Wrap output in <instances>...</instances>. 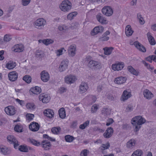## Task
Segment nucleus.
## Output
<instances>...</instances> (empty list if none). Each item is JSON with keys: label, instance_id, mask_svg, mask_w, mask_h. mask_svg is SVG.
<instances>
[{"label": "nucleus", "instance_id": "nucleus-1", "mask_svg": "<svg viewBox=\"0 0 156 156\" xmlns=\"http://www.w3.org/2000/svg\"><path fill=\"white\" fill-rule=\"evenodd\" d=\"M145 122L146 120L141 116L139 115L133 117L131 120V122L135 126L134 131L136 132L138 131L141 128V125Z\"/></svg>", "mask_w": 156, "mask_h": 156}, {"label": "nucleus", "instance_id": "nucleus-2", "mask_svg": "<svg viewBox=\"0 0 156 156\" xmlns=\"http://www.w3.org/2000/svg\"><path fill=\"white\" fill-rule=\"evenodd\" d=\"M72 4L71 2L68 0H64L59 5L60 10L64 12H68L71 9Z\"/></svg>", "mask_w": 156, "mask_h": 156}, {"label": "nucleus", "instance_id": "nucleus-3", "mask_svg": "<svg viewBox=\"0 0 156 156\" xmlns=\"http://www.w3.org/2000/svg\"><path fill=\"white\" fill-rule=\"evenodd\" d=\"M88 66L90 68L94 70L100 69L101 68V65L100 62L92 60L89 62Z\"/></svg>", "mask_w": 156, "mask_h": 156}, {"label": "nucleus", "instance_id": "nucleus-4", "mask_svg": "<svg viewBox=\"0 0 156 156\" xmlns=\"http://www.w3.org/2000/svg\"><path fill=\"white\" fill-rule=\"evenodd\" d=\"M46 23V21L42 18L37 19L34 23L35 27L37 29H42Z\"/></svg>", "mask_w": 156, "mask_h": 156}, {"label": "nucleus", "instance_id": "nucleus-5", "mask_svg": "<svg viewBox=\"0 0 156 156\" xmlns=\"http://www.w3.org/2000/svg\"><path fill=\"white\" fill-rule=\"evenodd\" d=\"M7 141L10 144H13L14 148L17 149L20 145V143L13 136L9 135L7 136Z\"/></svg>", "mask_w": 156, "mask_h": 156}, {"label": "nucleus", "instance_id": "nucleus-6", "mask_svg": "<svg viewBox=\"0 0 156 156\" xmlns=\"http://www.w3.org/2000/svg\"><path fill=\"white\" fill-rule=\"evenodd\" d=\"M103 14L107 16H111L113 13V10L112 8L109 6H105L102 9Z\"/></svg>", "mask_w": 156, "mask_h": 156}, {"label": "nucleus", "instance_id": "nucleus-7", "mask_svg": "<svg viewBox=\"0 0 156 156\" xmlns=\"http://www.w3.org/2000/svg\"><path fill=\"white\" fill-rule=\"evenodd\" d=\"M5 111L7 115H13L16 112V109L14 106L11 105L6 107L5 109Z\"/></svg>", "mask_w": 156, "mask_h": 156}, {"label": "nucleus", "instance_id": "nucleus-8", "mask_svg": "<svg viewBox=\"0 0 156 156\" xmlns=\"http://www.w3.org/2000/svg\"><path fill=\"white\" fill-rule=\"evenodd\" d=\"M104 27L101 25L95 27L91 31L90 34L92 36H94L99 33H101L103 31Z\"/></svg>", "mask_w": 156, "mask_h": 156}, {"label": "nucleus", "instance_id": "nucleus-9", "mask_svg": "<svg viewBox=\"0 0 156 156\" xmlns=\"http://www.w3.org/2000/svg\"><path fill=\"white\" fill-rule=\"evenodd\" d=\"M40 146H41L44 150H48L50 149L51 145L50 142L47 140H44L40 142Z\"/></svg>", "mask_w": 156, "mask_h": 156}, {"label": "nucleus", "instance_id": "nucleus-10", "mask_svg": "<svg viewBox=\"0 0 156 156\" xmlns=\"http://www.w3.org/2000/svg\"><path fill=\"white\" fill-rule=\"evenodd\" d=\"M68 63V60L67 59L63 60L62 61L59 67V71L62 72L65 71L67 68Z\"/></svg>", "mask_w": 156, "mask_h": 156}, {"label": "nucleus", "instance_id": "nucleus-11", "mask_svg": "<svg viewBox=\"0 0 156 156\" xmlns=\"http://www.w3.org/2000/svg\"><path fill=\"white\" fill-rule=\"evenodd\" d=\"M39 100L42 101L43 103H47L50 100V97L49 95L43 93L39 95Z\"/></svg>", "mask_w": 156, "mask_h": 156}, {"label": "nucleus", "instance_id": "nucleus-12", "mask_svg": "<svg viewBox=\"0 0 156 156\" xmlns=\"http://www.w3.org/2000/svg\"><path fill=\"white\" fill-rule=\"evenodd\" d=\"M76 80L75 76L72 75H69L65 78V82L67 84H71L73 83Z\"/></svg>", "mask_w": 156, "mask_h": 156}, {"label": "nucleus", "instance_id": "nucleus-13", "mask_svg": "<svg viewBox=\"0 0 156 156\" xmlns=\"http://www.w3.org/2000/svg\"><path fill=\"white\" fill-rule=\"evenodd\" d=\"M88 88L87 84L85 82H82L79 86V92L83 93L87 91Z\"/></svg>", "mask_w": 156, "mask_h": 156}, {"label": "nucleus", "instance_id": "nucleus-14", "mask_svg": "<svg viewBox=\"0 0 156 156\" xmlns=\"http://www.w3.org/2000/svg\"><path fill=\"white\" fill-rule=\"evenodd\" d=\"M124 66L123 62H119L117 64H112V68L114 71H119L122 69L124 67Z\"/></svg>", "mask_w": 156, "mask_h": 156}, {"label": "nucleus", "instance_id": "nucleus-15", "mask_svg": "<svg viewBox=\"0 0 156 156\" xmlns=\"http://www.w3.org/2000/svg\"><path fill=\"white\" fill-rule=\"evenodd\" d=\"M23 46L21 44L15 45L12 48V50L14 52H21L23 50Z\"/></svg>", "mask_w": 156, "mask_h": 156}, {"label": "nucleus", "instance_id": "nucleus-16", "mask_svg": "<svg viewBox=\"0 0 156 156\" xmlns=\"http://www.w3.org/2000/svg\"><path fill=\"white\" fill-rule=\"evenodd\" d=\"M41 80L44 82H47L49 79V74L45 70H44L41 73Z\"/></svg>", "mask_w": 156, "mask_h": 156}, {"label": "nucleus", "instance_id": "nucleus-17", "mask_svg": "<svg viewBox=\"0 0 156 156\" xmlns=\"http://www.w3.org/2000/svg\"><path fill=\"white\" fill-rule=\"evenodd\" d=\"M131 96V93L125 90L124 91L122 95L121 100L122 101H124L129 98Z\"/></svg>", "mask_w": 156, "mask_h": 156}, {"label": "nucleus", "instance_id": "nucleus-18", "mask_svg": "<svg viewBox=\"0 0 156 156\" xmlns=\"http://www.w3.org/2000/svg\"><path fill=\"white\" fill-rule=\"evenodd\" d=\"M113 131L112 128L111 127H108L103 134L104 137L106 138L110 137L113 134Z\"/></svg>", "mask_w": 156, "mask_h": 156}, {"label": "nucleus", "instance_id": "nucleus-19", "mask_svg": "<svg viewBox=\"0 0 156 156\" xmlns=\"http://www.w3.org/2000/svg\"><path fill=\"white\" fill-rule=\"evenodd\" d=\"M40 127L39 124L35 122H33L29 126V128L32 131H37L38 130Z\"/></svg>", "mask_w": 156, "mask_h": 156}, {"label": "nucleus", "instance_id": "nucleus-20", "mask_svg": "<svg viewBox=\"0 0 156 156\" xmlns=\"http://www.w3.org/2000/svg\"><path fill=\"white\" fill-rule=\"evenodd\" d=\"M8 76L10 80L12 81H14L17 79L18 74L16 71H12L10 72L8 74Z\"/></svg>", "mask_w": 156, "mask_h": 156}, {"label": "nucleus", "instance_id": "nucleus-21", "mask_svg": "<svg viewBox=\"0 0 156 156\" xmlns=\"http://www.w3.org/2000/svg\"><path fill=\"white\" fill-rule=\"evenodd\" d=\"M44 114L45 116L51 119L54 117V113L52 109H48L44 110Z\"/></svg>", "mask_w": 156, "mask_h": 156}, {"label": "nucleus", "instance_id": "nucleus-22", "mask_svg": "<svg viewBox=\"0 0 156 156\" xmlns=\"http://www.w3.org/2000/svg\"><path fill=\"white\" fill-rule=\"evenodd\" d=\"M126 80V77L119 76L117 77L115 79L114 82L118 84H121L124 83Z\"/></svg>", "mask_w": 156, "mask_h": 156}, {"label": "nucleus", "instance_id": "nucleus-23", "mask_svg": "<svg viewBox=\"0 0 156 156\" xmlns=\"http://www.w3.org/2000/svg\"><path fill=\"white\" fill-rule=\"evenodd\" d=\"M134 44L135 47L140 51L143 52L146 51L145 47L138 41L135 42L134 43Z\"/></svg>", "mask_w": 156, "mask_h": 156}, {"label": "nucleus", "instance_id": "nucleus-24", "mask_svg": "<svg viewBox=\"0 0 156 156\" xmlns=\"http://www.w3.org/2000/svg\"><path fill=\"white\" fill-rule=\"evenodd\" d=\"M97 20L102 24H107L108 21L106 18L102 16L101 14H98L96 16Z\"/></svg>", "mask_w": 156, "mask_h": 156}, {"label": "nucleus", "instance_id": "nucleus-25", "mask_svg": "<svg viewBox=\"0 0 156 156\" xmlns=\"http://www.w3.org/2000/svg\"><path fill=\"white\" fill-rule=\"evenodd\" d=\"M143 95L145 98L149 100L151 99L154 97V95L151 92L147 89L144 90Z\"/></svg>", "mask_w": 156, "mask_h": 156}, {"label": "nucleus", "instance_id": "nucleus-26", "mask_svg": "<svg viewBox=\"0 0 156 156\" xmlns=\"http://www.w3.org/2000/svg\"><path fill=\"white\" fill-rule=\"evenodd\" d=\"M76 46L75 45H70L69 48L68 53L70 56H74L76 54Z\"/></svg>", "mask_w": 156, "mask_h": 156}, {"label": "nucleus", "instance_id": "nucleus-27", "mask_svg": "<svg viewBox=\"0 0 156 156\" xmlns=\"http://www.w3.org/2000/svg\"><path fill=\"white\" fill-rule=\"evenodd\" d=\"M0 152L6 155L10 153L11 150L10 149L6 147H0Z\"/></svg>", "mask_w": 156, "mask_h": 156}, {"label": "nucleus", "instance_id": "nucleus-28", "mask_svg": "<svg viewBox=\"0 0 156 156\" xmlns=\"http://www.w3.org/2000/svg\"><path fill=\"white\" fill-rule=\"evenodd\" d=\"M28 148L30 150L31 148L28 147L25 144L21 145L19 147V150L21 152H28Z\"/></svg>", "mask_w": 156, "mask_h": 156}, {"label": "nucleus", "instance_id": "nucleus-29", "mask_svg": "<svg viewBox=\"0 0 156 156\" xmlns=\"http://www.w3.org/2000/svg\"><path fill=\"white\" fill-rule=\"evenodd\" d=\"M30 90L33 94H39L41 91V88L39 87L36 86L31 88Z\"/></svg>", "mask_w": 156, "mask_h": 156}, {"label": "nucleus", "instance_id": "nucleus-30", "mask_svg": "<svg viewBox=\"0 0 156 156\" xmlns=\"http://www.w3.org/2000/svg\"><path fill=\"white\" fill-rule=\"evenodd\" d=\"M136 144V141L134 139L129 140L126 144L127 147L129 148H133Z\"/></svg>", "mask_w": 156, "mask_h": 156}, {"label": "nucleus", "instance_id": "nucleus-31", "mask_svg": "<svg viewBox=\"0 0 156 156\" xmlns=\"http://www.w3.org/2000/svg\"><path fill=\"white\" fill-rule=\"evenodd\" d=\"M147 35L149 43L151 45H154L155 44V41L153 37L151 35V33L148 32L147 34Z\"/></svg>", "mask_w": 156, "mask_h": 156}, {"label": "nucleus", "instance_id": "nucleus-32", "mask_svg": "<svg viewBox=\"0 0 156 156\" xmlns=\"http://www.w3.org/2000/svg\"><path fill=\"white\" fill-rule=\"evenodd\" d=\"M133 32V31L132 30L130 25H128L125 28V33L127 36H129L131 35Z\"/></svg>", "mask_w": 156, "mask_h": 156}, {"label": "nucleus", "instance_id": "nucleus-33", "mask_svg": "<svg viewBox=\"0 0 156 156\" xmlns=\"http://www.w3.org/2000/svg\"><path fill=\"white\" fill-rule=\"evenodd\" d=\"M127 69L133 75L137 76L139 74V72L135 70L131 66H128Z\"/></svg>", "mask_w": 156, "mask_h": 156}, {"label": "nucleus", "instance_id": "nucleus-34", "mask_svg": "<svg viewBox=\"0 0 156 156\" xmlns=\"http://www.w3.org/2000/svg\"><path fill=\"white\" fill-rule=\"evenodd\" d=\"M58 114L60 117L62 119L64 118L66 116V112L64 108H62L58 110Z\"/></svg>", "mask_w": 156, "mask_h": 156}, {"label": "nucleus", "instance_id": "nucleus-35", "mask_svg": "<svg viewBox=\"0 0 156 156\" xmlns=\"http://www.w3.org/2000/svg\"><path fill=\"white\" fill-rule=\"evenodd\" d=\"M16 66V63L12 61H9L6 65V67L9 69H12L14 68Z\"/></svg>", "mask_w": 156, "mask_h": 156}, {"label": "nucleus", "instance_id": "nucleus-36", "mask_svg": "<svg viewBox=\"0 0 156 156\" xmlns=\"http://www.w3.org/2000/svg\"><path fill=\"white\" fill-rule=\"evenodd\" d=\"M38 41L40 43L42 42L43 44L47 45L50 44L54 42L52 40L50 39L44 40H39Z\"/></svg>", "mask_w": 156, "mask_h": 156}, {"label": "nucleus", "instance_id": "nucleus-37", "mask_svg": "<svg viewBox=\"0 0 156 156\" xmlns=\"http://www.w3.org/2000/svg\"><path fill=\"white\" fill-rule=\"evenodd\" d=\"M143 154V152L140 149H137L134 151L131 156H141Z\"/></svg>", "mask_w": 156, "mask_h": 156}, {"label": "nucleus", "instance_id": "nucleus-38", "mask_svg": "<svg viewBox=\"0 0 156 156\" xmlns=\"http://www.w3.org/2000/svg\"><path fill=\"white\" fill-rule=\"evenodd\" d=\"M113 49V48L112 47H105L104 48L105 54L107 55H110L111 54Z\"/></svg>", "mask_w": 156, "mask_h": 156}, {"label": "nucleus", "instance_id": "nucleus-39", "mask_svg": "<svg viewBox=\"0 0 156 156\" xmlns=\"http://www.w3.org/2000/svg\"><path fill=\"white\" fill-rule=\"evenodd\" d=\"M77 13L76 12H74L69 13L67 16V18L68 20H71L74 17L76 16Z\"/></svg>", "mask_w": 156, "mask_h": 156}, {"label": "nucleus", "instance_id": "nucleus-40", "mask_svg": "<svg viewBox=\"0 0 156 156\" xmlns=\"http://www.w3.org/2000/svg\"><path fill=\"white\" fill-rule=\"evenodd\" d=\"M23 79L27 83H29L31 82L32 79L30 76L26 75L23 77Z\"/></svg>", "mask_w": 156, "mask_h": 156}, {"label": "nucleus", "instance_id": "nucleus-41", "mask_svg": "<svg viewBox=\"0 0 156 156\" xmlns=\"http://www.w3.org/2000/svg\"><path fill=\"white\" fill-rule=\"evenodd\" d=\"M52 132L54 134H57L61 131V128L59 127H54L51 129Z\"/></svg>", "mask_w": 156, "mask_h": 156}, {"label": "nucleus", "instance_id": "nucleus-42", "mask_svg": "<svg viewBox=\"0 0 156 156\" xmlns=\"http://www.w3.org/2000/svg\"><path fill=\"white\" fill-rule=\"evenodd\" d=\"M14 130L18 132H22L23 130L22 126L20 125H16L14 127Z\"/></svg>", "mask_w": 156, "mask_h": 156}, {"label": "nucleus", "instance_id": "nucleus-43", "mask_svg": "<svg viewBox=\"0 0 156 156\" xmlns=\"http://www.w3.org/2000/svg\"><path fill=\"white\" fill-rule=\"evenodd\" d=\"M110 146L109 143V142H107L105 144H102V146L100 147L99 148L101 150L103 151L105 149H108L109 147Z\"/></svg>", "mask_w": 156, "mask_h": 156}, {"label": "nucleus", "instance_id": "nucleus-44", "mask_svg": "<svg viewBox=\"0 0 156 156\" xmlns=\"http://www.w3.org/2000/svg\"><path fill=\"white\" fill-rule=\"evenodd\" d=\"M36 56L37 58H40L44 56V54L43 52L41 50H37L36 51Z\"/></svg>", "mask_w": 156, "mask_h": 156}, {"label": "nucleus", "instance_id": "nucleus-45", "mask_svg": "<svg viewBox=\"0 0 156 156\" xmlns=\"http://www.w3.org/2000/svg\"><path fill=\"white\" fill-rule=\"evenodd\" d=\"M27 109L33 110L35 108V106L34 104L33 103H28L27 104Z\"/></svg>", "mask_w": 156, "mask_h": 156}, {"label": "nucleus", "instance_id": "nucleus-46", "mask_svg": "<svg viewBox=\"0 0 156 156\" xmlns=\"http://www.w3.org/2000/svg\"><path fill=\"white\" fill-rule=\"evenodd\" d=\"M29 142L34 146L39 147L40 146V142L33 139H30Z\"/></svg>", "mask_w": 156, "mask_h": 156}, {"label": "nucleus", "instance_id": "nucleus-47", "mask_svg": "<svg viewBox=\"0 0 156 156\" xmlns=\"http://www.w3.org/2000/svg\"><path fill=\"white\" fill-rule=\"evenodd\" d=\"M137 18L139 20L140 23L141 24L143 25L145 23V22L143 18L140 13H138L137 14Z\"/></svg>", "mask_w": 156, "mask_h": 156}, {"label": "nucleus", "instance_id": "nucleus-48", "mask_svg": "<svg viewBox=\"0 0 156 156\" xmlns=\"http://www.w3.org/2000/svg\"><path fill=\"white\" fill-rule=\"evenodd\" d=\"M65 139L66 142H71L73 141L74 138L73 136L68 135L65 136Z\"/></svg>", "mask_w": 156, "mask_h": 156}, {"label": "nucleus", "instance_id": "nucleus-49", "mask_svg": "<svg viewBox=\"0 0 156 156\" xmlns=\"http://www.w3.org/2000/svg\"><path fill=\"white\" fill-rule=\"evenodd\" d=\"M89 121L87 120L83 124H81L79 126L80 128L82 129H84L85 128L87 127L89 124Z\"/></svg>", "mask_w": 156, "mask_h": 156}, {"label": "nucleus", "instance_id": "nucleus-50", "mask_svg": "<svg viewBox=\"0 0 156 156\" xmlns=\"http://www.w3.org/2000/svg\"><path fill=\"white\" fill-rule=\"evenodd\" d=\"M12 39V37L11 35L6 34L5 35L4 37V40L5 42H9Z\"/></svg>", "mask_w": 156, "mask_h": 156}, {"label": "nucleus", "instance_id": "nucleus-51", "mask_svg": "<svg viewBox=\"0 0 156 156\" xmlns=\"http://www.w3.org/2000/svg\"><path fill=\"white\" fill-rule=\"evenodd\" d=\"M98 106L96 104L93 105L91 108V112L92 113L96 112L98 109Z\"/></svg>", "mask_w": 156, "mask_h": 156}, {"label": "nucleus", "instance_id": "nucleus-52", "mask_svg": "<svg viewBox=\"0 0 156 156\" xmlns=\"http://www.w3.org/2000/svg\"><path fill=\"white\" fill-rule=\"evenodd\" d=\"M109 39V37L104 35L103 34L102 36L100 38L99 40L102 41H105L108 40Z\"/></svg>", "mask_w": 156, "mask_h": 156}, {"label": "nucleus", "instance_id": "nucleus-53", "mask_svg": "<svg viewBox=\"0 0 156 156\" xmlns=\"http://www.w3.org/2000/svg\"><path fill=\"white\" fill-rule=\"evenodd\" d=\"M43 137L45 139H47L48 140H49L51 141H55V139L52 138V137L49 136L48 135L45 134L43 135Z\"/></svg>", "mask_w": 156, "mask_h": 156}, {"label": "nucleus", "instance_id": "nucleus-54", "mask_svg": "<svg viewBox=\"0 0 156 156\" xmlns=\"http://www.w3.org/2000/svg\"><path fill=\"white\" fill-rule=\"evenodd\" d=\"M34 117V115L31 114H28L26 115L27 119L29 121L32 120Z\"/></svg>", "mask_w": 156, "mask_h": 156}, {"label": "nucleus", "instance_id": "nucleus-55", "mask_svg": "<svg viewBox=\"0 0 156 156\" xmlns=\"http://www.w3.org/2000/svg\"><path fill=\"white\" fill-rule=\"evenodd\" d=\"M58 29L59 30L63 32H65L67 29V28L66 26L62 25L59 26L58 27Z\"/></svg>", "mask_w": 156, "mask_h": 156}, {"label": "nucleus", "instance_id": "nucleus-56", "mask_svg": "<svg viewBox=\"0 0 156 156\" xmlns=\"http://www.w3.org/2000/svg\"><path fill=\"white\" fill-rule=\"evenodd\" d=\"M31 0H22V4L24 6L28 5L30 2Z\"/></svg>", "mask_w": 156, "mask_h": 156}, {"label": "nucleus", "instance_id": "nucleus-57", "mask_svg": "<svg viewBox=\"0 0 156 156\" xmlns=\"http://www.w3.org/2000/svg\"><path fill=\"white\" fill-rule=\"evenodd\" d=\"M88 151L87 149H84L80 153V156H87Z\"/></svg>", "mask_w": 156, "mask_h": 156}, {"label": "nucleus", "instance_id": "nucleus-58", "mask_svg": "<svg viewBox=\"0 0 156 156\" xmlns=\"http://www.w3.org/2000/svg\"><path fill=\"white\" fill-rule=\"evenodd\" d=\"M63 48H61L58 50L56 52L57 56H59L60 55L62 54L63 50L64 49Z\"/></svg>", "mask_w": 156, "mask_h": 156}, {"label": "nucleus", "instance_id": "nucleus-59", "mask_svg": "<svg viewBox=\"0 0 156 156\" xmlns=\"http://www.w3.org/2000/svg\"><path fill=\"white\" fill-rule=\"evenodd\" d=\"M101 113L107 115L109 114V110L107 108H104L101 111Z\"/></svg>", "mask_w": 156, "mask_h": 156}, {"label": "nucleus", "instance_id": "nucleus-60", "mask_svg": "<svg viewBox=\"0 0 156 156\" xmlns=\"http://www.w3.org/2000/svg\"><path fill=\"white\" fill-rule=\"evenodd\" d=\"M133 106L130 105H128L126 108V111L127 112H130L133 111Z\"/></svg>", "mask_w": 156, "mask_h": 156}, {"label": "nucleus", "instance_id": "nucleus-61", "mask_svg": "<svg viewBox=\"0 0 156 156\" xmlns=\"http://www.w3.org/2000/svg\"><path fill=\"white\" fill-rule=\"evenodd\" d=\"M153 55L149 56L145 58L146 60L149 62L150 63H152V60H153Z\"/></svg>", "mask_w": 156, "mask_h": 156}, {"label": "nucleus", "instance_id": "nucleus-62", "mask_svg": "<svg viewBox=\"0 0 156 156\" xmlns=\"http://www.w3.org/2000/svg\"><path fill=\"white\" fill-rule=\"evenodd\" d=\"M16 101L21 106H23L24 105V101H23L17 98L16 100Z\"/></svg>", "mask_w": 156, "mask_h": 156}, {"label": "nucleus", "instance_id": "nucleus-63", "mask_svg": "<svg viewBox=\"0 0 156 156\" xmlns=\"http://www.w3.org/2000/svg\"><path fill=\"white\" fill-rule=\"evenodd\" d=\"M113 122L114 121L112 119H109L108 120V122L106 123V125L107 126H109L112 124Z\"/></svg>", "mask_w": 156, "mask_h": 156}, {"label": "nucleus", "instance_id": "nucleus-64", "mask_svg": "<svg viewBox=\"0 0 156 156\" xmlns=\"http://www.w3.org/2000/svg\"><path fill=\"white\" fill-rule=\"evenodd\" d=\"M60 92L61 93H62L66 91V88L64 87H61L59 89Z\"/></svg>", "mask_w": 156, "mask_h": 156}]
</instances>
